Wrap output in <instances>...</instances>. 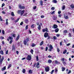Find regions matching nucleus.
Returning a JSON list of instances; mask_svg holds the SVG:
<instances>
[{"mask_svg":"<svg viewBox=\"0 0 74 74\" xmlns=\"http://www.w3.org/2000/svg\"><path fill=\"white\" fill-rule=\"evenodd\" d=\"M32 59V56L31 55H28V56L27 57V60H30Z\"/></svg>","mask_w":74,"mask_h":74,"instance_id":"nucleus-1","label":"nucleus"},{"mask_svg":"<svg viewBox=\"0 0 74 74\" xmlns=\"http://www.w3.org/2000/svg\"><path fill=\"white\" fill-rule=\"evenodd\" d=\"M29 41V39L28 38L26 39L24 41V44L25 45H26V44H27V42Z\"/></svg>","mask_w":74,"mask_h":74,"instance_id":"nucleus-2","label":"nucleus"},{"mask_svg":"<svg viewBox=\"0 0 74 74\" xmlns=\"http://www.w3.org/2000/svg\"><path fill=\"white\" fill-rule=\"evenodd\" d=\"M45 71L46 72H48L49 71V66H47L45 67Z\"/></svg>","mask_w":74,"mask_h":74,"instance_id":"nucleus-3","label":"nucleus"},{"mask_svg":"<svg viewBox=\"0 0 74 74\" xmlns=\"http://www.w3.org/2000/svg\"><path fill=\"white\" fill-rule=\"evenodd\" d=\"M19 7L20 9H21V10H24L25 8V7L23 6H22L21 5H19Z\"/></svg>","mask_w":74,"mask_h":74,"instance_id":"nucleus-4","label":"nucleus"},{"mask_svg":"<svg viewBox=\"0 0 74 74\" xmlns=\"http://www.w3.org/2000/svg\"><path fill=\"white\" fill-rule=\"evenodd\" d=\"M49 48L50 49H49V51H52V49H53V47H52V46L50 45L49 46Z\"/></svg>","mask_w":74,"mask_h":74,"instance_id":"nucleus-5","label":"nucleus"},{"mask_svg":"<svg viewBox=\"0 0 74 74\" xmlns=\"http://www.w3.org/2000/svg\"><path fill=\"white\" fill-rule=\"evenodd\" d=\"M42 32H48V29L47 28H46L45 29H43L42 30Z\"/></svg>","mask_w":74,"mask_h":74,"instance_id":"nucleus-6","label":"nucleus"},{"mask_svg":"<svg viewBox=\"0 0 74 74\" xmlns=\"http://www.w3.org/2000/svg\"><path fill=\"white\" fill-rule=\"evenodd\" d=\"M44 36L45 38H47V37L49 36V35H48V33L47 32H46L45 34L44 35Z\"/></svg>","mask_w":74,"mask_h":74,"instance_id":"nucleus-7","label":"nucleus"},{"mask_svg":"<svg viewBox=\"0 0 74 74\" xmlns=\"http://www.w3.org/2000/svg\"><path fill=\"white\" fill-rule=\"evenodd\" d=\"M57 16H53V19L54 21H56V19H57Z\"/></svg>","mask_w":74,"mask_h":74,"instance_id":"nucleus-8","label":"nucleus"},{"mask_svg":"<svg viewBox=\"0 0 74 74\" xmlns=\"http://www.w3.org/2000/svg\"><path fill=\"white\" fill-rule=\"evenodd\" d=\"M58 25L56 24L54 25L53 26V27L54 29H56V28H58Z\"/></svg>","mask_w":74,"mask_h":74,"instance_id":"nucleus-9","label":"nucleus"},{"mask_svg":"<svg viewBox=\"0 0 74 74\" xmlns=\"http://www.w3.org/2000/svg\"><path fill=\"white\" fill-rule=\"evenodd\" d=\"M39 64H40V63H39V62H37L36 65V67H37L38 68H39L40 67V66H39Z\"/></svg>","mask_w":74,"mask_h":74,"instance_id":"nucleus-10","label":"nucleus"},{"mask_svg":"<svg viewBox=\"0 0 74 74\" xmlns=\"http://www.w3.org/2000/svg\"><path fill=\"white\" fill-rule=\"evenodd\" d=\"M6 69V66L4 67L3 68H2L1 69V70L2 71H3L4 70H5Z\"/></svg>","mask_w":74,"mask_h":74,"instance_id":"nucleus-11","label":"nucleus"},{"mask_svg":"<svg viewBox=\"0 0 74 74\" xmlns=\"http://www.w3.org/2000/svg\"><path fill=\"white\" fill-rule=\"evenodd\" d=\"M20 37V36L19 35H18V36L16 38V41H18V40L19 39V37Z\"/></svg>","mask_w":74,"mask_h":74,"instance_id":"nucleus-12","label":"nucleus"},{"mask_svg":"<svg viewBox=\"0 0 74 74\" xmlns=\"http://www.w3.org/2000/svg\"><path fill=\"white\" fill-rule=\"evenodd\" d=\"M65 8L66 7H65V5H63L62 7V10H65Z\"/></svg>","mask_w":74,"mask_h":74,"instance_id":"nucleus-13","label":"nucleus"},{"mask_svg":"<svg viewBox=\"0 0 74 74\" xmlns=\"http://www.w3.org/2000/svg\"><path fill=\"white\" fill-rule=\"evenodd\" d=\"M38 29L39 30H41V25H39L38 27Z\"/></svg>","mask_w":74,"mask_h":74,"instance_id":"nucleus-14","label":"nucleus"},{"mask_svg":"<svg viewBox=\"0 0 74 74\" xmlns=\"http://www.w3.org/2000/svg\"><path fill=\"white\" fill-rule=\"evenodd\" d=\"M25 11V10H23L22 11H21V15H22L23 14V13Z\"/></svg>","mask_w":74,"mask_h":74,"instance_id":"nucleus-15","label":"nucleus"},{"mask_svg":"<svg viewBox=\"0 0 74 74\" xmlns=\"http://www.w3.org/2000/svg\"><path fill=\"white\" fill-rule=\"evenodd\" d=\"M70 7L72 8H74V6L73 4H72L71 5H70Z\"/></svg>","mask_w":74,"mask_h":74,"instance_id":"nucleus-16","label":"nucleus"},{"mask_svg":"<svg viewBox=\"0 0 74 74\" xmlns=\"http://www.w3.org/2000/svg\"><path fill=\"white\" fill-rule=\"evenodd\" d=\"M52 3H57V1L56 0H53Z\"/></svg>","mask_w":74,"mask_h":74,"instance_id":"nucleus-17","label":"nucleus"},{"mask_svg":"<svg viewBox=\"0 0 74 74\" xmlns=\"http://www.w3.org/2000/svg\"><path fill=\"white\" fill-rule=\"evenodd\" d=\"M0 53H1V54H2V55H4V52H3V51L1 50L0 51Z\"/></svg>","mask_w":74,"mask_h":74,"instance_id":"nucleus-18","label":"nucleus"},{"mask_svg":"<svg viewBox=\"0 0 74 74\" xmlns=\"http://www.w3.org/2000/svg\"><path fill=\"white\" fill-rule=\"evenodd\" d=\"M55 32L56 33H58L59 32V29L58 28H57L55 30Z\"/></svg>","mask_w":74,"mask_h":74,"instance_id":"nucleus-19","label":"nucleus"},{"mask_svg":"<svg viewBox=\"0 0 74 74\" xmlns=\"http://www.w3.org/2000/svg\"><path fill=\"white\" fill-rule=\"evenodd\" d=\"M29 74H32V73H33V72H32V71L31 70H29Z\"/></svg>","mask_w":74,"mask_h":74,"instance_id":"nucleus-20","label":"nucleus"},{"mask_svg":"<svg viewBox=\"0 0 74 74\" xmlns=\"http://www.w3.org/2000/svg\"><path fill=\"white\" fill-rule=\"evenodd\" d=\"M65 68L63 67H62V71H64L65 70Z\"/></svg>","mask_w":74,"mask_h":74,"instance_id":"nucleus-21","label":"nucleus"},{"mask_svg":"<svg viewBox=\"0 0 74 74\" xmlns=\"http://www.w3.org/2000/svg\"><path fill=\"white\" fill-rule=\"evenodd\" d=\"M64 18H65L66 19H69V17L68 16H64Z\"/></svg>","mask_w":74,"mask_h":74,"instance_id":"nucleus-22","label":"nucleus"},{"mask_svg":"<svg viewBox=\"0 0 74 74\" xmlns=\"http://www.w3.org/2000/svg\"><path fill=\"white\" fill-rule=\"evenodd\" d=\"M8 19H7L6 20V25H8Z\"/></svg>","mask_w":74,"mask_h":74,"instance_id":"nucleus-23","label":"nucleus"},{"mask_svg":"<svg viewBox=\"0 0 74 74\" xmlns=\"http://www.w3.org/2000/svg\"><path fill=\"white\" fill-rule=\"evenodd\" d=\"M44 43V42H43V41H42L40 43V46H41L42 44Z\"/></svg>","mask_w":74,"mask_h":74,"instance_id":"nucleus-24","label":"nucleus"},{"mask_svg":"<svg viewBox=\"0 0 74 74\" xmlns=\"http://www.w3.org/2000/svg\"><path fill=\"white\" fill-rule=\"evenodd\" d=\"M67 33V31L66 30H64L63 32V33L64 34Z\"/></svg>","mask_w":74,"mask_h":74,"instance_id":"nucleus-25","label":"nucleus"},{"mask_svg":"<svg viewBox=\"0 0 74 74\" xmlns=\"http://www.w3.org/2000/svg\"><path fill=\"white\" fill-rule=\"evenodd\" d=\"M51 62H52V60H48V63H51Z\"/></svg>","mask_w":74,"mask_h":74,"instance_id":"nucleus-26","label":"nucleus"},{"mask_svg":"<svg viewBox=\"0 0 74 74\" xmlns=\"http://www.w3.org/2000/svg\"><path fill=\"white\" fill-rule=\"evenodd\" d=\"M36 45L34 43H33L32 44V47H35Z\"/></svg>","mask_w":74,"mask_h":74,"instance_id":"nucleus-27","label":"nucleus"},{"mask_svg":"<svg viewBox=\"0 0 74 74\" xmlns=\"http://www.w3.org/2000/svg\"><path fill=\"white\" fill-rule=\"evenodd\" d=\"M63 64H64V65L65 66L67 65V64L66 63V62H63Z\"/></svg>","mask_w":74,"mask_h":74,"instance_id":"nucleus-28","label":"nucleus"},{"mask_svg":"<svg viewBox=\"0 0 74 74\" xmlns=\"http://www.w3.org/2000/svg\"><path fill=\"white\" fill-rule=\"evenodd\" d=\"M19 20V18H17L16 20L15 21V23H16V22H18V21Z\"/></svg>","mask_w":74,"mask_h":74,"instance_id":"nucleus-29","label":"nucleus"},{"mask_svg":"<svg viewBox=\"0 0 74 74\" xmlns=\"http://www.w3.org/2000/svg\"><path fill=\"white\" fill-rule=\"evenodd\" d=\"M40 4L41 5H42V1H40Z\"/></svg>","mask_w":74,"mask_h":74,"instance_id":"nucleus-30","label":"nucleus"},{"mask_svg":"<svg viewBox=\"0 0 74 74\" xmlns=\"http://www.w3.org/2000/svg\"><path fill=\"white\" fill-rule=\"evenodd\" d=\"M23 72V73H25V72H26V70L25 69H23L22 71Z\"/></svg>","mask_w":74,"mask_h":74,"instance_id":"nucleus-31","label":"nucleus"},{"mask_svg":"<svg viewBox=\"0 0 74 74\" xmlns=\"http://www.w3.org/2000/svg\"><path fill=\"white\" fill-rule=\"evenodd\" d=\"M11 15H12V16H15V14H14V13L13 12H12Z\"/></svg>","mask_w":74,"mask_h":74,"instance_id":"nucleus-32","label":"nucleus"},{"mask_svg":"<svg viewBox=\"0 0 74 74\" xmlns=\"http://www.w3.org/2000/svg\"><path fill=\"white\" fill-rule=\"evenodd\" d=\"M34 26H35V24H32L31 26V27H32V28H34Z\"/></svg>","mask_w":74,"mask_h":74,"instance_id":"nucleus-33","label":"nucleus"},{"mask_svg":"<svg viewBox=\"0 0 74 74\" xmlns=\"http://www.w3.org/2000/svg\"><path fill=\"white\" fill-rule=\"evenodd\" d=\"M66 52H67V50L66 49L65 50V51H63V53L64 54H65V53H66Z\"/></svg>","mask_w":74,"mask_h":74,"instance_id":"nucleus-34","label":"nucleus"},{"mask_svg":"<svg viewBox=\"0 0 74 74\" xmlns=\"http://www.w3.org/2000/svg\"><path fill=\"white\" fill-rule=\"evenodd\" d=\"M3 60H1V59L0 60V64H2V62H3Z\"/></svg>","mask_w":74,"mask_h":74,"instance_id":"nucleus-35","label":"nucleus"},{"mask_svg":"<svg viewBox=\"0 0 74 74\" xmlns=\"http://www.w3.org/2000/svg\"><path fill=\"white\" fill-rule=\"evenodd\" d=\"M58 63H59V62H58V61L57 60H56L55 61V63H56V64H58Z\"/></svg>","mask_w":74,"mask_h":74,"instance_id":"nucleus-36","label":"nucleus"},{"mask_svg":"<svg viewBox=\"0 0 74 74\" xmlns=\"http://www.w3.org/2000/svg\"><path fill=\"white\" fill-rule=\"evenodd\" d=\"M53 38L54 40H56V39H57V38L56 36H54L53 37Z\"/></svg>","mask_w":74,"mask_h":74,"instance_id":"nucleus-37","label":"nucleus"},{"mask_svg":"<svg viewBox=\"0 0 74 74\" xmlns=\"http://www.w3.org/2000/svg\"><path fill=\"white\" fill-rule=\"evenodd\" d=\"M8 38L10 40H12V39H13V38L12 37H9Z\"/></svg>","mask_w":74,"mask_h":74,"instance_id":"nucleus-38","label":"nucleus"},{"mask_svg":"<svg viewBox=\"0 0 74 74\" xmlns=\"http://www.w3.org/2000/svg\"><path fill=\"white\" fill-rule=\"evenodd\" d=\"M11 67V64H10L8 67V68L10 69Z\"/></svg>","mask_w":74,"mask_h":74,"instance_id":"nucleus-39","label":"nucleus"},{"mask_svg":"<svg viewBox=\"0 0 74 74\" xmlns=\"http://www.w3.org/2000/svg\"><path fill=\"white\" fill-rule=\"evenodd\" d=\"M69 37H71V33H69V34L68 35Z\"/></svg>","mask_w":74,"mask_h":74,"instance_id":"nucleus-40","label":"nucleus"},{"mask_svg":"<svg viewBox=\"0 0 74 74\" xmlns=\"http://www.w3.org/2000/svg\"><path fill=\"white\" fill-rule=\"evenodd\" d=\"M36 59L37 61H38V60H39V59H38V56H37L36 57Z\"/></svg>","mask_w":74,"mask_h":74,"instance_id":"nucleus-41","label":"nucleus"},{"mask_svg":"<svg viewBox=\"0 0 74 74\" xmlns=\"http://www.w3.org/2000/svg\"><path fill=\"white\" fill-rule=\"evenodd\" d=\"M55 11H53L52 12H51L50 13L51 14H54V13H55Z\"/></svg>","mask_w":74,"mask_h":74,"instance_id":"nucleus-42","label":"nucleus"},{"mask_svg":"<svg viewBox=\"0 0 74 74\" xmlns=\"http://www.w3.org/2000/svg\"><path fill=\"white\" fill-rule=\"evenodd\" d=\"M55 73H57V72H58V69H57L56 68L55 69Z\"/></svg>","mask_w":74,"mask_h":74,"instance_id":"nucleus-43","label":"nucleus"},{"mask_svg":"<svg viewBox=\"0 0 74 74\" xmlns=\"http://www.w3.org/2000/svg\"><path fill=\"white\" fill-rule=\"evenodd\" d=\"M60 36V35L59 34H57L56 35V36L57 37H59Z\"/></svg>","mask_w":74,"mask_h":74,"instance_id":"nucleus-44","label":"nucleus"},{"mask_svg":"<svg viewBox=\"0 0 74 74\" xmlns=\"http://www.w3.org/2000/svg\"><path fill=\"white\" fill-rule=\"evenodd\" d=\"M2 33L3 34H5L4 31V30H3L2 32Z\"/></svg>","mask_w":74,"mask_h":74,"instance_id":"nucleus-45","label":"nucleus"},{"mask_svg":"<svg viewBox=\"0 0 74 74\" xmlns=\"http://www.w3.org/2000/svg\"><path fill=\"white\" fill-rule=\"evenodd\" d=\"M25 29L26 30L27 29H28V25H27L25 27Z\"/></svg>","mask_w":74,"mask_h":74,"instance_id":"nucleus-46","label":"nucleus"},{"mask_svg":"<svg viewBox=\"0 0 74 74\" xmlns=\"http://www.w3.org/2000/svg\"><path fill=\"white\" fill-rule=\"evenodd\" d=\"M5 5V4L4 3H3L2 5V6H1V7L3 8V6H4V5Z\"/></svg>","mask_w":74,"mask_h":74,"instance_id":"nucleus-47","label":"nucleus"},{"mask_svg":"<svg viewBox=\"0 0 74 74\" xmlns=\"http://www.w3.org/2000/svg\"><path fill=\"white\" fill-rule=\"evenodd\" d=\"M21 12V10H18V14H20Z\"/></svg>","mask_w":74,"mask_h":74,"instance_id":"nucleus-48","label":"nucleus"},{"mask_svg":"<svg viewBox=\"0 0 74 74\" xmlns=\"http://www.w3.org/2000/svg\"><path fill=\"white\" fill-rule=\"evenodd\" d=\"M54 9L55 7H52L51 8V10H54Z\"/></svg>","mask_w":74,"mask_h":74,"instance_id":"nucleus-49","label":"nucleus"},{"mask_svg":"<svg viewBox=\"0 0 74 74\" xmlns=\"http://www.w3.org/2000/svg\"><path fill=\"white\" fill-rule=\"evenodd\" d=\"M28 22H29V21L28 20H27L25 21V23H28Z\"/></svg>","mask_w":74,"mask_h":74,"instance_id":"nucleus-50","label":"nucleus"},{"mask_svg":"<svg viewBox=\"0 0 74 74\" xmlns=\"http://www.w3.org/2000/svg\"><path fill=\"white\" fill-rule=\"evenodd\" d=\"M0 38L2 40H3V39H4V38L3 37H0Z\"/></svg>","mask_w":74,"mask_h":74,"instance_id":"nucleus-51","label":"nucleus"},{"mask_svg":"<svg viewBox=\"0 0 74 74\" xmlns=\"http://www.w3.org/2000/svg\"><path fill=\"white\" fill-rule=\"evenodd\" d=\"M55 70H53L51 72V74H52L53 73V71H54Z\"/></svg>","mask_w":74,"mask_h":74,"instance_id":"nucleus-52","label":"nucleus"},{"mask_svg":"<svg viewBox=\"0 0 74 74\" xmlns=\"http://www.w3.org/2000/svg\"><path fill=\"white\" fill-rule=\"evenodd\" d=\"M62 16V15H61V14H59L58 15V16L59 17V18H61V16Z\"/></svg>","mask_w":74,"mask_h":74,"instance_id":"nucleus-53","label":"nucleus"},{"mask_svg":"<svg viewBox=\"0 0 74 74\" xmlns=\"http://www.w3.org/2000/svg\"><path fill=\"white\" fill-rule=\"evenodd\" d=\"M41 18H44V15H42L41 16Z\"/></svg>","mask_w":74,"mask_h":74,"instance_id":"nucleus-54","label":"nucleus"},{"mask_svg":"<svg viewBox=\"0 0 74 74\" xmlns=\"http://www.w3.org/2000/svg\"><path fill=\"white\" fill-rule=\"evenodd\" d=\"M0 21H3V19H1V16H0Z\"/></svg>","mask_w":74,"mask_h":74,"instance_id":"nucleus-55","label":"nucleus"},{"mask_svg":"<svg viewBox=\"0 0 74 74\" xmlns=\"http://www.w3.org/2000/svg\"><path fill=\"white\" fill-rule=\"evenodd\" d=\"M61 13V11L60 10L58 12V14H60Z\"/></svg>","mask_w":74,"mask_h":74,"instance_id":"nucleus-56","label":"nucleus"},{"mask_svg":"<svg viewBox=\"0 0 74 74\" xmlns=\"http://www.w3.org/2000/svg\"><path fill=\"white\" fill-rule=\"evenodd\" d=\"M61 60L62 62H63V61H64V58H62V59H61Z\"/></svg>","mask_w":74,"mask_h":74,"instance_id":"nucleus-57","label":"nucleus"},{"mask_svg":"<svg viewBox=\"0 0 74 74\" xmlns=\"http://www.w3.org/2000/svg\"><path fill=\"white\" fill-rule=\"evenodd\" d=\"M2 13H3V14H5V12L4 11H3L2 12Z\"/></svg>","mask_w":74,"mask_h":74,"instance_id":"nucleus-58","label":"nucleus"},{"mask_svg":"<svg viewBox=\"0 0 74 74\" xmlns=\"http://www.w3.org/2000/svg\"><path fill=\"white\" fill-rule=\"evenodd\" d=\"M31 53H33V50L32 49L31 51Z\"/></svg>","mask_w":74,"mask_h":74,"instance_id":"nucleus-59","label":"nucleus"},{"mask_svg":"<svg viewBox=\"0 0 74 74\" xmlns=\"http://www.w3.org/2000/svg\"><path fill=\"white\" fill-rule=\"evenodd\" d=\"M48 58H52V56H51L50 55H49L48 56Z\"/></svg>","mask_w":74,"mask_h":74,"instance_id":"nucleus-60","label":"nucleus"},{"mask_svg":"<svg viewBox=\"0 0 74 74\" xmlns=\"http://www.w3.org/2000/svg\"><path fill=\"white\" fill-rule=\"evenodd\" d=\"M23 22H22L20 23V25H23Z\"/></svg>","mask_w":74,"mask_h":74,"instance_id":"nucleus-61","label":"nucleus"},{"mask_svg":"<svg viewBox=\"0 0 74 74\" xmlns=\"http://www.w3.org/2000/svg\"><path fill=\"white\" fill-rule=\"evenodd\" d=\"M57 51H58V52H60V49H59L58 48Z\"/></svg>","mask_w":74,"mask_h":74,"instance_id":"nucleus-62","label":"nucleus"},{"mask_svg":"<svg viewBox=\"0 0 74 74\" xmlns=\"http://www.w3.org/2000/svg\"><path fill=\"white\" fill-rule=\"evenodd\" d=\"M8 50H7L6 51V54H8Z\"/></svg>","mask_w":74,"mask_h":74,"instance_id":"nucleus-63","label":"nucleus"},{"mask_svg":"<svg viewBox=\"0 0 74 74\" xmlns=\"http://www.w3.org/2000/svg\"><path fill=\"white\" fill-rule=\"evenodd\" d=\"M36 8H37V7H36V6H34V10H35V9H36Z\"/></svg>","mask_w":74,"mask_h":74,"instance_id":"nucleus-64","label":"nucleus"}]
</instances>
